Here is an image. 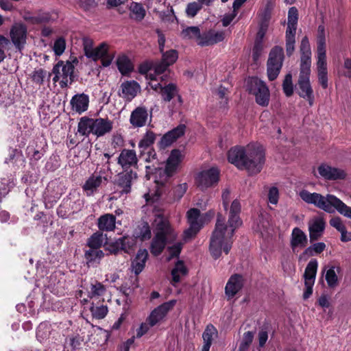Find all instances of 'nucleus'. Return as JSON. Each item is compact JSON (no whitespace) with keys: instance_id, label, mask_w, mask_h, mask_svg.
<instances>
[{"instance_id":"f257e3e1","label":"nucleus","mask_w":351,"mask_h":351,"mask_svg":"<svg viewBox=\"0 0 351 351\" xmlns=\"http://www.w3.org/2000/svg\"><path fill=\"white\" fill-rule=\"evenodd\" d=\"M240 212L241 204L238 199H234L231 204L228 213V225L222 215H217L215 228L210 241V252L214 258H218L222 252L226 254L230 252L235 230L242 224L239 217Z\"/></svg>"},{"instance_id":"f03ea898","label":"nucleus","mask_w":351,"mask_h":351,"mask_svg":"<svg viewBox=\"0 0 351 351\" xmlns=\"http://www.w3.org/2000/svg\"><path fill=\"white\" fill-rule=\"evenodd\" d=\"M228 161L250 174L259 173L265 164L264 149L259 144L250 143L246 147H235L228 153Z\"/></svg>"},{"instance_id":"7ed1b4c3","label":"nucleus","mask_w":351,"mask_h":351,"mask_svg":"<svg viewBox=\"0 0 351 351\" xmlns=\"http://www.w3.org/2000/svg\"><path fill=\"white\" fill-rule=\"evenodd\" d=\"M300 51L301 54L300 73L298 80V95L305 99L310 106L314 103V95L310 82L311 66V50L307 36H304L300 43Z\"/></svg>"},{"instance_id":"20e7f679","label":"nucleus","mask_w":351,"mask_h":351,"mask_svg":"<svg viewBox=\"0 0 351 351\" xmlns=\"http://www.w3.org/2000/svg\"><path fill=\"white\" fill-rule=\"evenodd\" d=\"M299 196L305 203L313 204L326 213H333L336 210L341 215L351 219V207L333 195L324 196L320 193H311L303 189L300 191Z\"/></svg>"},{"instance_id":"39448f33","label":"nucleus","mask_w":351,"mask_h":351,"mask_svg":"<svg viewBox=\"0 0 351 351\" xmlns=\"http://www.w3.org/2000/svg\"><path fill=\"white\" fill-rule=\"evenodd\" d=\"M155 236L151 245V252L159 255L167 243L173 242L178 236L177 232L171 226L169 221L161 215H157L154 223Z\"/></svg>"},{"instance_id":"423d86ee","label":"nucleus","mask_w":351,"mask_h":351,"mask_svg":"<svg viewBox=\"0 0 351 351\" xmlns=\"http://www.w3.org/2000/svg\"><path fill=\"white\" fill-rule=\"evenodd\" d=\"M113 127V123L108 118L82 117L77 125L78 132L85 136L93 134L97 137L103 136L110 133Z\"/></svg>"},{"instance_id":"0eeeda50","label":"nucleus","mask_w":351,"mask_h":351,"mask_svg":"<svg viewBox=\"0 0 351 351\" xmlns=\"http://www.w3.org/2000/svg\"><path fill=\"white\" fill-rule=\"evenodd\" d=\"M247 89L254 96L257 104L263 107L269 105L270 93L265 82L256 77H249L247 80Z\"/></svg>"},{"instance_id":"6e6552de","label":"nucleus","mask_w":351,"mask_h":351,"mask_svg":"<svg viewBox=\"0 0 351 351\" xmlns=\"http://www.w3.org/2000/svg\"><path fill=\"white\" fill-rule=\"evenodd\" d=\"M74 66L69 62L59 61L53 68V81L59 82L62 88H65L73 81Z\"/></svg>"},{"instance_id":"1a4fd4ad","label":"nucleus","mask_w":351,"mask_h":351,"mask_svg":"<svg viewBox=\"0 0 351 351\" xmlns=\"http://www.w3.org/2000/svg\"><path fill=\"white\" fill-rule=\"evenodd\" d=\"M284 51L282 47L276 46L269 54L267 63V74L268 79L273 81L277 78L282 66Z\"/></svg>"},{"instance_id":"9d476101","label":"nucleus","mask_w":351,"mask_h":351,"mask_svg":"<svg viewBox=\"0 0 351 351\" xmlns=\"http://www.w3.org/2000/svg\"><path fill=\"white\" fill-rule=\"evenodd\" d=\"M137 178L136 171H123V172L119 173L114 182L116 187L115 193H118L119 197L130 193L132 186Z\"/></svg>"},{"instance_id":"9b49d317","label":"nucleus","mask_w":351,"mask_h":351,"mask_svg":"<svg viewBox=\"0 0 351 351\" xmlns=\"http://www.w3.org/2000/svg\"><path fill=\"white\" fill-rule=\"evenodd\" d=\"M183 158V155L181 152L178 149L171 151L167 160L165 170L160 169L158 173L161 174L163 173V178L160 180H156L158 184H163L168 178L171 177L176 171L180 163Z\"/></svg>"},{"instance_id":"f8f14e48","label":"nucleus","mask_w":351,"mask_h":351,"mask_svg":"<svg viewBox=\"0 0 351 351\" xmlns=\"http://www.w3.org/2000/svg\"><path fill=\"white\" fill-rule=\"evenodd\" d=\"M314 176L325 180H337L344 179L346 173L341 169L322 163L317 167V171L314 172Z\"/></svg>"},{"instance_id":"ddd939ff","label":"nucleus","mask_w":351,"mask_h":351,"mask_svg":"<svg viewBox=\"0 0 351 351\" xmlns=\"http://www.w3.org/2000/svg\"><path fill=\"white\" fill-rule=\"evenodd\" d=\"M187 219L189 228L184 232V241L195 236L203 226L202 220L200 218V211L197 208H191L187 212Z\"/></svg>"},{"instance_id":"4468645a","label":"nucleus","mask_w":351,"mask_h":351,"mask_svg":"<svg viewBox=\"0 0 351 351\" xmlns=\"http://www.w3.org/2000/svg\"><path fill=\"white\" fill-rule=\"evenodd\" d=\"M219 171L218 169L212 167L209 169L199 172L195 178V182L201 190H205L212 186L219 181Z\"/></svg>"},{"instance_id":"2eb2a0df","label":"nucleus","mask_w":351,"mask_h":351,"mask_svg":"<svg viewBox=\"0 0 351 351\" xmlns=\"http://www.w3.org/2000/svg\"><path fill=\"white\" fill-rule=\"evenodd\" d=\"M176 302V300H171L159 305L151 311L147 317V322H149L151 326H154L160 323L174 307Z\"/></svg>"},{"instance_id":"dca6fc26","label":"nucleus","mask_w":351,"mask_h":351,"mask_svg":"<svg viewBox=\"0 0 351 351\" xmlns=\"http://www.w3.org/2000/svg\"><path fill=\"white\" fill-rule=\"evenodd\" d=\"M27 27L22 23H14L10 28V37L16 49L21 51L26 44Z\"/></svg>"},{"instance_id":"f3484780","label":"nucleus","mask_w":351,"mask_h":351,"mask_svg":"<svg viewBox=\"0 0 351 351\" xmlns=\"http://www.w3.org/2000/svg\"><path fill=\"white\" fill-rule=\"evenodd\" d=\"M138 161L136 152L128 149H123L117 159V163L122 167L123 171H136Z\"/></svg>"},{"instance_id":"a211bd4d","label":"nucleus","mask_w":351,"mask_h":351,"mask_svg":"<svg viewBox=\"0 0 351 351\" xmlns=\"http://www.w3.org/2000/svg\"><path fill=\"white\" fill-rule=\"evenodd\" d=\"M88 58L94 61L101 59L103 66H108L111 64L114 58V54L109 51V45L106 43H101L99 45L93 48Z\"/></svg>"},{"instance_id":"6ab92c4d","label":"nucleus","mask_w":351,"mask_h":351,"mask_svg":"<svg viewBox=\"0 0 351 351\" xmlns=\"http://www.w3.org/2000/svg\"><path fill=\"white\" fill-rule=\"evenodd\" d=\"M178 57V53L174 49H171L165 53L162 52L161 61L156 62L154 64L155 73L162 74L167 70L170 65L173 64L177 60Z\"/></svg>"},{"instance_id":"aec40b11","label":"nucleus","mask_w":351,"mask_h":351,"mask_svg":"<svg viewBox=\"0 0 351 351\" xmlns=\"http://www.w3.org/2000/svg\"><path fill=\"white\" fill-rule=\"evenodd\" d=\"M309 237L311 241H315L320 239L324 232L326 222L321 217L311 219L308 223Z\"/></svg>"},{"instance_id":"412c9836","label":"nucleus","mask_w":351,"mask_h":351,"mask_svg":"<svg viewBox=\"0 0 351 351\" xmlns=\"http://www.w3.org/2000/svg\"><path fill=\"white\" fill-rule=\"evenodd\" d=\"M153 4L154 11L158 14L159 17L165 20H171L174 16L173 9L167 3V0H150Z\"/></svg>"},{"instance_id":"4be33fe9","label":"nucleus","mask_w":351,"mask_h":351,"mask_svg":"<svg viewBox=\"0 0 351 351\" xmlns=\"http://www.w3.org/2000/svg\"><path fill=\"white\" fill-rule=\"evenodd\" d=\"M149 114L146 107L138 106L131 113L130 123L134 128H141L146 125Z\"/></svg>"},{"instance_id":"5701e85b","label":"nucleus","mask_w":351,"mask_h":351,"mask_svg":"<svg viewBox=\"0 0 351 351\" xmlns=\"http://www.w3.org/2000/svg\"><path fill=\"white\" fill-rule=\"evenodd\" d=\"M243 278L241 275L234 274L228 279L226 287L225 293L228 299L232 298L243 287Z\"/></svg>"},{"instance_id":"b1692460","label":"nucleus","mask_w":351,"mask_h":351,"mask_svg":"<svg viewBox=\"0 0 351 351\" xmlns=\"http://www.w3.org/2000/svg\"><path fill=\"white\" fill-rule=\"evenodd\" d=\"M140 90V85L136 81H126L121 85L119 95L126 101H130L136 96Z\"/></svg>"},{"instance_id":"393cba45","label":"nucleus","mask_w":351,"mask_h":351,"mask_svg":"<svg viewBox=\"0 0 351 351\" xmlns=\"http://www.w3.org/2000/svg\"><path fill=\"white\" fill-rule=\"evenodd\" d=\"M308 243L306 234L299 228H295L292 230L291 237V247L293 252H298L304 248Z\"/></svg>"},{"instance_id":"a878e982","label":"nucleus","mask_w":351,"mask_h":351,"mask_svg":"<svg viewBox=\"0 0 351 351\" xmlns=\"http://www.w3.org/2000/svg\"><path fill=\"white\" fill-rule=\"evenodd\" d=\"M185 125H179L176 128L166 133L159 142L161 148H165L171 145L176 139L184 134Z\"/></svg>"},{"instance_id":"bb28decb","label":"nucleus","mask_w":351,"mask_h":351,"mask_svg":"<svg viewBox=\"0 0 351 351\" xmlns=\"http://www.w3.org/2000/svg\"><path fill=\"white\" fill-rule=\"evenodd\" d=\"M224 38V33L220 31L209 30L202 34L198 44L201 46H208L216 44Z\"/></svg>"},{"instance_id":"cd10ccee","label":"nucleus","mask_w":351,"mask_h":351,"mask_svg":"<svg viewBox=\"0 0 351 351\" xmlns=\"http://www.w3.org/2000/svg\"><path fill=\"white\" fill-rule=\"evenodd\" d=\"M71 106L73 110L80 114L87 110L89 104V97L84 93L76 94L71 99Z\"/></svg>"},{"instance_id":"c85d7f7f","label":"nucleus","mask_w":351,"mask_h":351,"mask_svg":"<svg viewBox=\"0 0 351 351\" xmlns=\"http://www.w3.org/2000/svg\"><path fill=\"white\" fill-rule=\"evenodd\" d=\"M136 245V238L134 237L124 236L114 241V246L116 248L114 252L119 250H121L126 253H130L134 250V247Z\"/></svg>"},{"instance_id":"c756f323","label":"nucleus","mask_w":351,"mask_h":351,"mask_svg":"<svg viewBox=\"0 0 351 351\" xmlns=\"http://www.w3.org/2000/svg\"><path fill=\"white\" fill-rule=\"evenodd\" d=\"M106 178L101 176H92L86 181L83 189L88 196L93 195Z\"/></svg>"},{"instance_id":"7c9ffc66","label":"nucleus","mask_w":351,"mask_h":351,"mask_svg":"<svg viewBox=\"0 0 351 351\" xmlns=\"http://www.w3.org/2000/svg\"><path fill=\"white\" fill-rule=\"evenodd\" d=\"M317 78L322 87L326 89L328 87V71L326 58H317Z\"/></svg>"},{"instance_id":"2f4dec72","label":"nucleus","mask_w":351,"mask_h":351,"mask_svg":"<svg viewBox=\"0 0 351 351\" xmlns=\"http://www.w3.org/2000/svg\"><path fill=\"white\" fill-rule=\"evenodd\" d=\"M99 230L105 232L113 231L116 227V217L112 214H104L97 219Z\"/></svg>"},{"instance_id":"473e14b6","label":"nucleus","mask_w":351,"mask_h":351,"mask_svg":"<svg viewBox=\"0 0 351 351\" xmlns=\"http://www.w3.org/2000/svg\"><path fill=\"white\" fill-rule=\"evenodd\" d=\"M317 58H326L325 27L320 25L317 27Z\"/></svg>"},{"instance_id":"72a5a7b5","label":"nucleus","mask_w":351,"mask_h":351,"mask_svg":"<svg viewBox=\"0 0 351 351\" xmlns=\"http://www.w3.org/2000/svg\"><path fill=\"white\" fill-rule=\"evenodd\" d=\"M148 252L146 250H139L138 253L132 263V271L138 275L140 274L145 265L146 261L147 259Z\"/></svg>"},{"instance_id":"f704fd0d","label":"nucleus","mask_w":351,"mask_h":351,"mask_svg":"<svg viewBox=\"0 0 351 351\" xmlns=\"http://www.w3.org/2000/svg\"><path fill=\"white\" fill-rule=\"evenodd\" d=\"M318 267L317 260L312 259L307 264L304 274V284H314Z\"/></svg>"},{"instance_id":"c9c22d12","label":"nucleus","mask_w":351,"mask_h":351,"mask_svg":"<svg viewBox=\"0 0 351 351\" xmlns=\"http://www.w3.org/2000/svg\"><path fill=\"white\" fill-rule=\"evenodd\" d=\"M217 329L213 325L207 326L202 335L204 345L202 351H209L214 338L217 336Z\"/></svg>"},{"instance_id":"e433bc0d","label":"nucleus","mask_w":351,"mask_h":351,"mask_svg":"<svg viewBox=\"0 0 351 351\" xmlns=\"http://www.w3.org/2000/svg\"><path fill=\"white\" fill-rule=\"evenodd\" d=\"M340 271L339 266H330L326 270L325 278L330 288H335L338 285L339 280L337 273H339Z\"/></svg>"},{"instance_id":"4c0bfd02","label":"nucleus","mask_w":351,"mask_h":351,"mask_svg":"<svg viewBox=\"0 0 351 351\" xmlns=\"http://www.w3.org/2000/svg\"><path fill=\"white\" fill-rule=\"evenodd\" d=\"M187 274V269L182 261H178L171 271L172 285H176L179 282L182 276Z\"/></svg>"},{"instance_id":"58836bf2","label":"nucleus","mask_w":351,"mask_h":351,"mask_svg":"<svg viewBox=\"0 0 351 351\" xmlns=\"http://www.w3.org/2000/svg\"><path fill=\"white\" fill-rule=\"evenodd\" d=\"M162 74H158L155 73L154 70V73H149L147 75V80H149L148 82V85L155 91L161 92V89H162V86L158 80H160L161 82L165 81L167 77V75H161Z\"/></svg>"},{"instance_id":"ea45409f","label":"nucleus","mask_w":351,"mask_h":351,"mask_svg":"<svg viewBox=\"0 0 351 351\" xmlns=\"http://www.w3.org/2000/svg\"><path fill=\"white\" fill-rule=\"evenodd\" d=\"M298 21V11L295 7H291L288 11L287 27L286 32H296Z\"/></svg>"},{"instance_id":"a19ab883","label":"nucleus","mask_w":351,"mask_h":351,"mask_svg":"<svg viewBox=\"0 0 351 351\" xmlns=\"http://www.w3.org/2000/svg\"><path fill=\"white\" fill-rule=\"evenodd\" d=\"M130 17L136 21H142L145 16V10L139 3L133 2L130 6Z\"/></svg>"},{"instance_id":"79ce46f5","label":"nucleus","mask_w":351,"mask_h":351,"mask_svg":"<svg viewBox=\"0 0 351 351\" xmlns=\"http://www.w3.org/2000/svg\"><path fill=\"white\" fill-rule=\"evenodd\" d=\"M178 90L175 84L169 83L161 89V96L164 101H170L173 97L178 95Z\"/></svg>"},{"instance_id":"37998d69","label":"nucleus","mask_w":351,"mask_h":351,"mask_svg":"<svg viewBox=\"0 0 351 351\" xmlns=\"http://www.w3.org/2000/svg\"><path fill=\"white\" fill-rule=\"evenodd\" d=\"M119 71L122 75H127L133 70V65L128 57L123 56L117 60Z\"/></svg>"},{"instance_id":"c03bdc74","label":"nucleus","mask_w":351,"mask_h":351,"mask_svg":"<svg viewBox=\"0 0 351 351\" xmlns=\"http://www.w3.org/2000/svg\"><path fill=\"white\" fill-rule=\"evenodd\" d=\"M181 36L184 39H197L199 42L202 34L198 27L191 26L184 29L181 32Z\"/></svg>"},{"instance_id":"a18cd8bd","label":"nucleus","mask_w":351,"mask_h":351,"mask_svg":"<svg viewBox=\"0 0 351 351\" xmlns=\"http://www.w3.org/2000/svg\"><path fill=\"white\" fill-rule=\"evenodd\" d=\"M326 248V245L323 242H318L314 243L313 245L307 247L303 253L300 255V259L305 256H313L315 254H320Z\"/></svg>"},{"instance_id":"49530a36","label":"nucleus","mask_w":351,"mask_h":351,"mask_svg":"<svg viewBox=\"0 0 351 351\" xmlns=\"http://www.w3.org/2000/svg\"><path fill=\"white\" fill-rule=\"evenodd\" d=\"M104 254L100 249L90 248L85 251V258L88 263L99 262L104 256Z\"/></svg>"},{"instance_id":"de8ad7c7","label":"nucleus","mask_w":351,"mask_h":351,"mask_svg":"<svg viewBox=\"0 0 351 351\" xmlns=\"http://www.w3.org/2000/svg\"><path fill=\"white\" fill-rule=\"evenodd\" d=\"M156 135L152 131H147L138 143V147L143 150L151 147L155 142Z\"/></svg>"},{"instance_id":"09e8293b","label":"nucleus","mask_w":351,"mask_h":351,"mask_svg":"<svg viewBox=\"0 0 351 351\" xmlns=\"http://www.w3.org/2000/svg\"><path fill=\"white\" fill-rule=\"evenodd\" d=\"M295 34L296 32H285V47L287 55L288 56H291L295 51Z\"/></svg>"},{"instance_id":"8fccbe9b","label":"nucleus","mask_w":351,"mask_h":351,"mask_svg":"<svg viewBox=\"0 0 351 351\" xmlns=\"http://www.w3.org/2000/svg\"><path fill=\"white\" fill-rule=\"evenodd\" d=\"M106 292V287L101 282H95L91 284L88 291V297L93 298L102 296Z\"/></svg>"},{"instance_id":"3c124183","label":"nucleus","mask_w":351,"mask_h":351,"mask_svg":"<svg viewBox=\"0 0 351 351\" xmlns=\"http://www.w3.org/2000/svg\"><path fill=\"white\" fill-rule=\"evenodd\" d=\"M25 19L32 24H40L48 22L50 20V14L48 12H41L26 17Z\"/></svg>"},{"instance_id":"603ef678","label":"nucleus","mask_w":351,"mask_h":351,"mask_svg":"<svg viewBox=\"0 0 351 351\" xmlns=\"http://www.w3.org/2000/svg\"><path fill=\"white\" fill-rule=\"evenodd\" d=\"M104 240V234L101 232L94 233L88 241V246L90 248L99 249L103 245Z\"/></svg>"},{"instance_id":"864d4df0","label":"nucleus","mask_w":351,"mask_h":351,"mask_svg":"<svg viewBox=\"0 0 351 351\" xmlns=\"http://www.w3.org/2000/svg\"><path fill=\"white\" fill-rule=\"evenodd\" d=\"M254 333L247 331L243 334L242 341L239 345V351H247L254 339Z\"/></svg>"},{"instance_id":"5fc2aeb1","label":"nucleus","mask_w":351,"mask_h":351,"mask_svg":"<svg viewBox=\"0 0 351 351\" xmlns=\"http://www.w3.org/2000/svg\"><path fill=\"white\" fill-rule=\"evenodd\" d=\"M90 310L93 317L98 319L105 317L108 311L107 306L104 305L94 306L93 304Z\"/></svg>"},{"instance_id":"6e6d98bb","label":"nucleus","mask_w":351,"mask_h":351,"mask_svg":"<svg viewBox=\"0 0 351 351\" xmlns=\"http://www.w3.org/2000/svg\"><path fill=\"white\" fill-rule=\"evenodd\" d=\"M282 88L285 94L287 97H290L293 93V86L292 83V75L288 73L285 75L282 83Z\"/></svg>"},{"instance_id":"4d7b16f0","label":"nucleus","mask_w":351,"mask_h":351,"mask_svg":"<svg viewBox=\"0 0 351 351\" xmlns=\"http://www.w3.org/2000/svg\"><path fill=\"white\" fill-rule=\"evenodd\" d=\"M66 49V40L63 37L58 38L55 41L53 47V51L56 56H61Z\"/></svg>"},{"instance_id":"13d9d810","label":"nucleus","mask_w":351,"mask_h":351,"mask_svg":"<svg viewBox=\"0 0 351 351\" xmlns=\"http://www.w3.org/2000/svg\"><path fill=\"white\" fill-rule=\"evenodd\" d=\"M188 184L184 182L179 184L173 189L172 195L175 200H180L186 193Z\"/></svg>"},{"instance_id":"bf43d9fd","label":"nucleus","mask_w":351,"mask_h":351,"mask_svg":"<svg viewBox=\"0 0 351 351\" xmlns=\"http://www.w3.org/2000/svg\"><path fill=\"white\" fill-rule=\"evenodd\" d=\"M10 44V40L3 35L0 34V63L3 62L5 59L6 51Z\"/></svg>"},{"instance_id":"052dcab7","label":"nucleus","mask_w":351,"mask_h":351,"mask_svg":"<svg viewBox=\"0 0 351 351\" xmlns=\"http://www.w3.org/2000/svg\"><path fill=\"white\" fill-rule=\"evenodd\" d=\"M202 8V6L199 2H191L186 5V14L187 16L193 18L199 12Z\"/></svg>"},{"instance_id":"680f3d73","label":"nucleus","mask_w":351,"mask_h":351,"mask_svg":"<svg viewBox=\"0 0 351 351\" xmlns=\"http://www.w3.org/2000/svg\"><path fill=\"white\" fill-rule=\"evenodd\" d=\"M46 76V71L43 69H36L33 71L32 74V81L38 84L41 85L44 82V79Z\"/></svg>"},{"instance_id":"e2e57ef3","label":"nucleus","mask_w":351,"mask_h":351,"mask_svg":"<svg viewBox=\"0 0 351 351\" xmlns=\"http://www.w3.org/2000/svg\"><path fill=\"white\" fill-rule=\"evenodd\" d=\"M183 243L180 241L176 242L173 245L169 246L168 247V252L169 253V257L168 258V260L171 259L173 257H178L179 256L181 250L182 249Z\"/></svg>"},{"instance_id":"0e129e2a","label":"nucleus","mask_w":351,"mask_h":351,"mask_svg":"<svg viewBox=\"0 0 351 351\" xmlns=\"http://www.w3.org/2000/svg\"><path fill=\"white\" fill-rule=\"evenodd\" d=\"M152 327L154 326H151L149 322H143L140 324L139 327L136 329V337L139 339L145 335Z\"/></svg>"},{"instance_id":"69168bd1","label":"nucleus","mask_w":351,"mask_h":351,"mask_svg":"<svg viewBox=\"0 0 351 351\" xmlns=\"http://www.w3.org/2000/svg\"><path fill=\"white\" fill-rule=\"evenodd\" d=\"M82 45L84 51V54L87 58H89L92 51L93 50V41L92 39L85 37L82 39Z\"/></svg>"},{"instance_id":"338daca9","label":"nucleus","mask_w":351,"mask_h":351,"mask_svg":"<svg viewBox=\"0 0 351 351\" xmlns=\"http://www.w3.org/2000/svg\"><path fill=\"white\" fill-rule=\"evenodd\" d=\"M279 199V191L276 186H272L268 191V201L270 204H277Z\"/></svg>"},{"instance_id":"774afa93","label":"nucleus","mask_w":351,"mask_h":351,"mask_svg":"<svg viewBox=\"0 0 351 351\" xmlns=\"http://www.w3.org/2000/svg\"><path fill=\"white\" fill-rule=\"evenodd\" d=\"M330 225L337 229L341 233L343 232L346 228L343 223L341 219L339 217H335L330 220Z\"/></svg>"}]
</instances>
